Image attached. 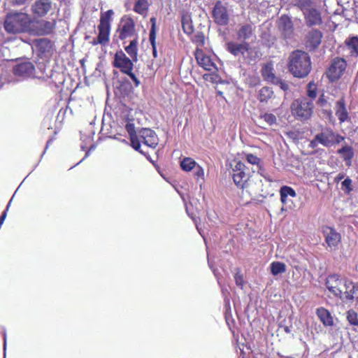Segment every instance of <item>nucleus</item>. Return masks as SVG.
<instances>
[{
	"instance_id": "nucleus-1",
	"label": "nucleus",
	"mask_w": 358,
	"mask_h": 358,
	"mask_svg": "<svg viewBox=\"0 0 358 358\" xmlns=\"http://www.w3.org/2000/svg\"><path fill=\"white\" fill-rule=\"evenodd\" d=\"M288 69L291 73L297 78H304L311 70L310 58L308 53L296 50L289 58Z\"/></svg>"
},
{
	"instance_id": "nucleus-2",
	"label": "nucleus",
	"mask_w": 358,
	"mask_h": 358,
	"mask_svg": "<svg viewBox=\"0 0 358 358\" xmlns=\"http://www.w3.org/2000/svg\"><path fill=\"white\" fill-rule=\"evenodd\" d=\"M345 140V137L340 135L329 127H321L320 131L310 141L308 147L315 149L319 145L329 148L334 147Z\"/></svg>"
},
{
	"instance_id": "nucleus-3",
	"label": "nucleus",
	"mask_w": 358,
	"mask_h": 358,
	"mask_svg": "<svg viewBox=\"0 0 358 358\" xmlns=\"http://www.w3.org/2000/svg\"><path fill=\"white\" fill-rule=\"evenodd\" d=\"M31 19L24 13H9L4 20L5 30L10 34L23 33L29 29Z\"/></svg>"
},
{
	"instance_id": "nucleus-4",
	"label": "nucleus",
	"mask_w": 358,
	"mask_h": 358,
	"mask_svg": "<svg viewBox=\"0 0 358 358\" xmlns=\"http://www.w3.org/2000/svg\"><path fill=\"white\" fill-rule=\"evenodd\" d=\"M313 103L307 99L294 101L292 104V113L300 120L309 119L313 114Z\"/></svg>"
},
{
	"instance_id": "nucleus-5",
	"label": "nucleus",
	"mask_w": 358,
	"mask_h": 358,
	"mask_svg": "<svg viewBox=\"0 0 358 358\" xmlns=\"http://www.w3.org/2000/svg\"><path fill=\"white\" fill-rule=\"evenodd\" d=\"M347 280L341 278L337 274L329 275L325 282L327 289L335 297L343 299V291L345 286L347 285Z\"/></svg>"
},
{
	"instance_id": "nucleus-6",
	"label": "nucleus",
	"mask_w": 358,
	"mask_h": 358,
	"mask_svg": "<svg viewBox=\"0 0 358 358\" xmlns=\"http://www.w3.org/2000/svg\"><path fill=\"white\" fill-rule=\"evenodd\" d=\"M304 15L306 24L308 27L320 25L322 23L320 12L315 7L314 1L310 6L299 8Z\"/></svg>"
},
{
	"instance_id": "nucleus-7",
	"label": "nucleus",
	"mask_w": 358,
	"mask_h": 358,
	"mask_svg": "<svg viewBox=\"0 0 358 358\" xmlns=\"http://www.w3.org/2000/svg\"><path fill=\"white\" fill-rule=\"evenodd\" d=\"M346 62L342 58H335L332 60L327 72L328 78L331 81H336L343 74L346 69Z\"/></svg>"
},
{
	"instance_id": "nucleus-8",
	"label": "nucleus",
	"mask_w": 358,
	"mask_h": 358,
	"mask_svg": "<svg viewBox=\"0 0 358 358\" xmlns=\"http://www.w3.org/2000/svg\"><path fill=\"white\" fill-rule=\"evenodd\" d=\"M117 32L119 34L120 40L134 36L135 35V23L134 20L127 15L123 16Z\"/></svg>"
},
{
	"instance_id": "nucleus-9",
	"label": "nucleus",
	"mask_w": 358,
	"mask_h": 358,
	"mask_svg": "<svg viewBox=\"0 0 358 358\" xmlns=\"http://www.w3.org/2000/svg\"><path fill=\"white\" fill-rule=\"evenodd\" d=\"M134 62L131 58L127 57L125 53L120 50L115 54L113 65L124 73L129 70H133Z\"/></svg>"
},
{
	"instance_id": "nucleus-10",
	"label": "nucleus",
	"mask_w": 358,
	"mask_h": 358,
	"mask_svg": "<svg viewBox=\"0 0 358 358\" xmlns=\"http://www.w3.org/2000/svg\"><path fill=\"white\" fill-rule=\"evenodd\" d=\"M213 16L215 23L219 25L224 26L229 22L227 8L220 1L215 3L213 10Z\"/></svg>"
},
{
	"instance_id": "nucleus-11",
	"label": "nucleus",
	"mask_w": 358,
	"mask_h": 358,
	"mask_svg": "<svg viewBox=\"0 0 358 358\" xmlns=\"http://www.w3.org/2000/svg\"><path fill=\"white\" fill-rule=\"evenodd\" d=\"M246 169L245 165L240 161L236 162L235 166L232 169L233 180L238 187H243L245 182L249 178L248 174L245 172Z\"/></svg>"
},
{
	"instance_id": "nucleus-12",
	"label": "nucleus",
	"mask_w": 358,
	"mask_h": 358,
	"mask_svg": "<svg viewBox=\"0 0 358 358\" xmlns=\"http://www.w3.org/2000/svg\"><path fill=\"white\" fill-rule=\"evenodd\" d=\"M278 28L286 39H291L294 37V26L290 17L286 15H282L278 21Z\"/></svg>"
},
{
	"instance_id": "nucleus-13",
	"label": "nucleus",
	"mask_w": 358,
	"mask_h": 358,
	"mask_svg": "<svg viewBox=\"0 0 358 358\" xmlns=\"http://www.w3.org/2000/svg\"><path fill=\"white\" fill-rule=\"evenodd\" d=\"M322 33L315 29H313L308 32L305 37V45L306 48L311 51L317 49L321 43Z\"/></svg>"
},
{
	"instance_id": "nucleus-14",
	"label": "nucleus",
	"mask_w": 358,
	"mask_h": 358,
	"mask_svg": "<svg viewBox=\"0 0 358 358\" xmlns=\"http://www.w3.org/2000/svg\"><path fill=\"white\" fill-rule=\"evenodd\" d=\"M323 234L325 237V242L330 250H337L341 240V234L331 227H326L323 230Z\"/></svg>"
},
{
	"instance_id": "nucleus-15",
	"label": "nucleus",
	"mask_w": 358,
	"mask_h": 358,
	"mask_svg": "<svg viewBox=\"0 0 358 358\" xmlns=\"http://www.w3.org/2000/svg\"><path fill=\"white\" fill-rule=\"evenodd\" d=\"M34 45L41 57H49L55 50L53 43L46 38L36 39Z\"/></svg>"
},
{
	"instance_id": "nucleus-16",
	"label": "nucleus",
	"mask_w": 358,
	"mask_h": 358,
	"mask_svg": "<svg viewBox=\"0 0 358 358\" xmlns=\"http://www.w3.org/2000/svg\"><path fill=\"white\" fill-rule=\"evenodd\" d=\"M343 295V299H341L343 301L358 304V286L352 282H347Z\"/></svg>"
},
{
	"instance_id": "nucleus-17",
	"label": "nucleus",
	"mask_w": 358,
	"mask_h": 358,
	"mask_svg": "<svg viewBox=\"0 0 358 358\" xmlns=\"http://www.w3.org/2000/svg\"><path fill=\"white\" fill-rule=\"evenodd\" d=\"M52 3L50 0H36L31 6V10L37 17L45 16L52 9Z\"/></svg>"
},
{
	"instance_id": "nucleus-18",
	"label": "nucleus",
	"mask_w": 358,
	"mask_h": 358,
	"mask_svg": "<svg viewBox=\"0 0 358 358\" xmlns=\"http://www.w3.org/2000/svg\"><path fill=\"white\" fill-rule=\"evenodd\" d=\"M13 72L16 76L23 78H28L34 74V66L31 62H24L15 65Z\"/></svg>"
},
{
	"instance_id": "nucleus-19",
	"label": "nucleus",
	"mask_w": 358,
	"mask_h": 358,
	"mask_svg": "<svg viewBox=\"0 0 358 358\" xmlns=\"http://www.w3.org/2000/svg\"><path fill=\"white\" fill-rule=\"evenodd\" d=\"M139 136L143 139V143L148 147L155 148L158 145V137L155 132L150 129H141L139 131Z\"/></svg>"
},
{
	"instance_id": "nucleus-20",
	"label": "nucleus",
	"mask_w": 358,
	"mask_h": 358,
	"mask_svg": "<svg viewBox=\"0 0 358 358\" xmlns=\"http://www.w3.org/2000/svg\"><path fill=\"white\" fill-rule=\"evenodd\" d=\"M195 58L198 64L206 71H213L217 69L215 64L213 62L208 56H206L203 50L197 48L195 50Z\"/></svg>"
},
{
	"instance_id": "nucleus-21",
	"label": "nucleus",
	"mask_w": 358,
	"mask_h": 358,
	"mask_svg": "<svg viewBox=\"0 0 358 358\" xmlns=\"http://www.w3.org/2000/svg\"><path fill=\"white\" fill-rule=\"evenodd\" d=\"M110 22L107 19L100 20V24L98 26L99 35L98 42L101 45H105L109 40Z\"/></svg>"
},
{
	"instance_id": "nucleus-22",
	"label": "nucleus",
	"mask_w": 358,
	"mask_h": 358,
	"mask_svg": "<svg viewBox=\"0 0 358 358\" xmlns=\"http://www.w3.org/2000/svg\"><path fill=\"white\" fill-rule=\"evenodd\" d=\"M227 50L233 55L237 57L239 55H243L250 48L249 43L247 42H243L238 43L236 42H229L227 44Z\"/></svg>"
},
{
	"instance_id": "nucleus-23",
	"label": "nucleus",
	"mask_w": 358,
	"mask_h": 358,
	"mask_svg": "<svg viewBox=\"0 0 358 358\" xmlns=\"http://www.w3.org/2000/svg\"><path fill=\"white\" fill-rule=\"evenodd\" d=\"M254 31L255 29L252 25L250 24H242L236 31L237 38L245 42V41L255 36Z\"/></svg>"
},
{
	"instance_id": "nucleus-24",
	"label": "nucleus",
	"mask_w": 358,
	"mask_h": 358,
	"mask_svg": "<svg viewBox=\"0 0 358 358\" xmlns=\"http://www.w3.org/2000/svg\"><path fill=\"white\" fill-rule=\"evenodd\" d=\"M316 314L320 320L325 327H332L334 325V319L330 312L323 307L317 309Z\"/></svg>"
},
{
	"instance_id": "nucleus-25",
	"label": "nucleus",
	"mask_w": 358,
	"mask_h": 358,
	"mask_svg": "<svg viewBox=\"0 0 358 358\" xmlns=\"http://www.w3.org/2000/svg\"><path fill=\"white\" fill-rule=\"evenodd\" d=\"M337 153L343 159L348 166H351L352 159L354 157V150L351 146L344 145L337 150Z\"/></svg>"
},
{
	"instance_id": "nucleus-26",
	"label": "nucleus",
	"mask_w": 358,
	"mask_h": 358,
	"mask_svg": "<svg viewBox=\"0 0 358 358\" xmlns=\"http://www.w3.org/2000/svg\"><path fill=\"white\" fill-rule=\"evenodd\" d=\"M336 115L338 117L340 123H343L348 120V113L347 111L345 104L343 99L336 103Z\"/></svg>"
},
{
	"instance_id": "nucleus-27",
	"label": "nucleus",
	"mask_w": 358,
	"mask_h": 358,
	"mask_svg": "<svg viewBox=\"0 0 358 358\" xmlns=\"http://www.w3.org/2000/svg\"><path fill=\"white\" fill-rule=\"evenodd\" d=\"M262 76L266 81L272 84H274L275 82H278V77L275 75L272 64H266L262 68Z\"/></svg>"
},
{
	"instance_id": "nucleus-28",
	"label": "nucleus",
	"mask_w": 358,
	"mask_h": 358,
	"mask_svg": "<svg viewBox=\"0 0 358 358\" xmlns=\"http://www.w3.org/2000/svg\"><path fill=\"white\" fill-rule=\"evenodd\" d=\"M124 50L134 62L138 61V39L136 37L124 47Z\"/></svg>"
},
{
	"instance_id": "nucleus-29",
	"label": "nucleus",
	"mask_w": 358,
	"mask_h": 358,
	"mask_svg": "<svg viewBox=\"0 0 358 358\" xmlns=\"http://www.w3.org/2000/svg\"><path fill=\"white\" fill-rule=\"evenodd\" d=\"M55 27V22L41 21L38 24V34L40 35H46L50 34Z\"/></svg>"
},
{
	"instance_id": "nucleus-30",
	"label": "nucleus",
	"mask_w": 358,
	"mask_h": 358,
	"mask_svg": "<svg viewBox=\"0 0 358 358\" xmlns=\"http://www.w3.org/2000/svg\"><path fill=\"white\" fill-rule=\"evenodd\" d=\"M280 201L283 204H286L287 202V197H295L296 196L294 189L289 186H282L280 189Z\"/></svg>"
},
{
	"instance_id": "nucleus-31",
	"label": "nucleus",
	"mask_w": 358,
	"mask_h": 358,
	"mask_svg": "<svg viewBox=\"0 0 358 358\" xmlns=\"http://www.w3.org/2000/svg\"><path fill=\"white\" fill-rule=\"evenodd\" d=\"M345 44L352 56L358 55V37L352 36L345 41Z\"/></svg>"
},
{
	"instance_id": "nucleus-32",
	"label": "nucleus",
	"mask_w": 358,
	"mask_h": 358,
	"mask_svg": "<svg viewBox=\"0 0 358 358\" xmlns=\"http://www.w3.org/2000/svg\"><path fill=\"white\" fill-rule=\"evenodd\" d=\"M197 163L190 157H185L180 161L181 169L186 172L193 171Z\"/></svg>"
},
{
	"instance_id": "nucleus-33",
	"label": "nucleus",
	"mask_w": 358,
	"mask_h": 358,
	"mask_svg": "<svg viewBox=\"0 0 358 358\" xmlns=\"http://www.w3.org/2000/svg\"><path fill=\"white\" fill-rule=\"evenodd\" d=\"M148 6L149 4L147 0H136L134 10L141 15H144L148 9Z\"/></svg>"
},
{
	"instance_id": "nucleus-34",
	"label": "nucleus",
	"mask_w": 358,
	"mask_h": 358,
	"mask_svg": "<svg viewBox=\"0 0 358 358\" xmlns=\"http://www.w3.org/2000/svg\"><path fill=\"white\" fill-rule=\"evenodd\" d=\"M273 92L268 87H264L259 91L258 94V100L260 102H267L273 96Z\"/></svg>"
},
{
	"instance_id": "nucleus-35",
	"label": "nucleus",
	"mask_w": 358,
	"mask_h": 358,
	"mask_svg": "<svg viewBox=\"0 0 358 358\" xmlns=\"http://www.w3.org/2000/svg\"><path fill=\"white\" fill-rule=\"evenodd\" d=\"M271 273L273 275L283 273L286 271V266L280 262H273L270 264Z\"/></svg>"
},
{
	"instance_id": "nucleus-36",
	"label": "nucleus",
	"mask_w": 358,
	"mask_h": 358,
	"mask_svg": "<svg viewBox=\"0 0 358 358\" xmlns=\"http://www.w3.org/2000/svg\"><path fill=\"white\" fill-rule=\"evenodd\" d=\"M193 175L196 182L199 184L200 188H201L204 182V170L199 164H197L194 169Z\"/></svg>"
},
{
	"instance_id": "nucleus-37",
	"label": "nucleus",
	"mask_w": 358,
	"mask_h": 358,
	"mask_svg": "<svg viewBox=\"0 0 358 358\" xmlns=\"http://www.w3.org/2000/svg\"><path fill=\"white\" fill-rule=\"evenodd\" d=\"M347 320L348 322L355 327H358V315L354 310H349L347 312Z\"/></svg>"
},
{
	"instance_id": "nucleus-38",
	"label": "nucleus",
	"mask_w": 358,
	"mask_h": 358,
	"mask_svg": "<svg viewBox=\"0 0 358 358\" xmlns=\"http://www.w3.org/2000/svg\"><path fill=\"white\" fill-rule=\"evenodd\" d=\"M260 119L264 120L269 126L276 124L277 123V118L275 115L272 113H265L260 116Z\"/></svg>"
},
{
	"instance_id": "nucleus-39",
	"label": "nucleus",
	"mask_w": 358,
	"mask_h": 358,
	"mask_svg": "<svg viewBox=\"0 0 358 358\" xmlns=\"http://www.w3.org/2000/svg\"><path fill=\"white\" fill-rule=\"evenodd\" d=\"M182 27L183 31L188 35L192 34L194 31L193 25L189 19L183 18L182 20Z\"/></svg>"
},
{
	"instance_id": "nucleus-40",
	"label": "nucleus",
	"mask_w": 358,
	"mask_h": 358,
	"mask_svg": "<svg viewBox=\"0 0 358 358\" xmlns=\"http://www.w3.org/2000/svg\"><path fill=\"white\" fill-rule=\"evenodd\" d=\"M307 95L311 99L316 98V96H317V86L314 82H310L308 84Z\"/></svg>"
},
{
	"instance_id": "nucleus-41",
	"label": "nucleus",
	"mask_w": 358,
	"mask_h": 358,
	"mask_svg": "<svg viewBox=\"0 0 358 358\" xmlns=\"http://www.w3.org/2000/svg\"><path fill=\"white\" fill-rule=\"evenodd\" d=\"M341 189L346 193H350L352 190V180L350 178H345L341 183Z\"/></svg>"
},
{
	"instance_id": "nucleus-42",
	"label": "nucleus",
	"mask_w": 358,
	"mask_h": 358,
	"mask_svg": "<svg viewBox=\"0 0 358 358\" xmlns=\"http://www.w3.org/2000/svg\"><path fill=\"white\" fill-rule=\"evenodd\" d=\"M125 129L129 134L130 138L136 137V133L135 130V126L133 122H128L125 125Z\"/></svg>"
},
{
	"instance_id": "nucleus-43",
	"label": "nucleus",
	"mask_w": 358,
	"mask_h": 358,
	"mask_svg": "<svg viewBox=\"0 0 358 358\" xmlns=\"http://www.w3.org/2000/svg\"><path fill=\"white\" fill-rule=\"evenodd\" d=\"M246 160L248 163L252 164V165H257V167H259V163H260V159L258 158L257 156L252 155V154H248L246 155Z\"/></svg>"
},
{
	"instance_id": "nucleus-44",
	"label": "nucleus",
	"mask_w": 358,
	"mask_h": 358,
	"mask_svg": "<svg viewBox=\"0 0 358 358\" xmlns=\"http://www.w3.org/2000/svg\"><path fill=\"white\" fill-rule=\"evenodd\" d=\"M193 42L196 44L197 46H203L205 43V38L203 33L196 34L193 38Z\"/></svg>"
},
{
	"instance_id": "nucleus-45",
	"label": "nucleus",
	"mask_w": 358,
	"mask_h": 358,
	"mask_svg": "<svg viewBox=\"0 0 358 358\" xmlns=\"http://www.w3.org/2000/svg\"><path fill=\"white\" fill-rule=\"evenodd\" d=\"M151 29L150 30L149 38H151L152 41L156 38V18L151 17Z\"/></svg>"
},
{
	"instance_id": "nucleus-46",
	"label": "nucleus",
	"mask_w": 358,
	"mask_h": 358,
	"mask_svg": "<svg viewBox=\"0 0 358 358\" xmlns=\"http://www.w3.org/2000/svg\"><path fill=\"white\" fill-rule=\"evenodd\" d=\"M234 279H235L236 285L238 287L243 288V285H244L243 277V275L239 271H238L235 274Z\"/></svg>"
},
{
	"instance_id": "nucleus-47",
	"label": "nucleus",
	"mask_w": 358,
	"mask_h": 358,
	"mask_svg": "<svg viewBox=\"0 0 358 358\" xmlns=\"http://www.w3.org/2000/svg\"><path fill=\"white\" fill-rule=\"evenodd\" d=\"M133 70H129L127 71H125L124 73V74L127 75L134 82L135 87L139 86L141 84L140 80L137 78L136 75L132 72Z\"/></svg>"
},
{
	"instance_id": "nucleus-48",
	"label": "nucleus",
	"mask_w": 358,
	"mask_h": 358,
	"mask_svg": "<svg viewBox=\"0 0 358 358\" xmlns=\"http://www.w3.org/2000/svg\"><path fill=\"white\" fill-rule=\"evenodd\" d=\"M294 5L298 8L302 7L304 8L306 6H310L313 0H294Z\"/></svg>"
},
{
	"instance_id": "nucleus-49",
	"label": "nucleus",
	"mask_w": 358,
	"mask_h": 358,
	"mask_svg": "<svg viewBox=\"0 0 358 358\" xmlns=\"http://www.w3.org/2000/svg\"><path fill=\"white\" fill-rule=\"evenodd\" d=\"M273 85L279 86V87L285 92L289 89V85L286 82L282 80L279 78H278V82H275V83Z\"/></svg>"
},
{
	"instance_id": "nucleus-50",
	"label": "nucleus",
	"mask_w": 358,
	"mask_h": 358,
	"mask_svg": "<svg viewBox=\"0 0 358 358\" xmlns=\"http://www.w3.org/2000/svg\"><path fill=\"white\" fill-rule=\"evenodd\" d=\"M203 78L205 80L210 81L212 83H217L218 76L217 74L206 73L204 74Z\"/></svg>"
},
{
	"instance_id": "nucleus-51",
	"label": "nucleus",
	"mask_w": 358,
	"mask_h": 358,
	"mask_svg": "<svg viewBox=\"0 0 358 358\" xmlns=\"http://www.w3.org/2000/svg\"><path fill=\"white\" fill-rule=\"evenodd\" d=\"M317 103L321 107H326L328 104L327 99L324 94L320 95L317 101Z\"/></svg>"
},
{
	"instance_id": "nucleus-52",
	"label": "nucleus",
	"mask_w": 358,
	"mask_h": 358,
	"mask_svg": "<svg viewBox=\"0 0 358 358\" xmlns=\"http://www.w3.org/2000/svg\"><path fill=\"white\" fill-rule=\"evenodd\" d=\"M130 140H131V146L133 147V148L138 151L140 150L141 144H140V142L137 139V136L134 138H130Z\"/></svg>"
},
{
	"instance_id": "nucleus-53",
	"label": "nucleus",
	"mask_w": 358,
	"mask_h": 358,
	"mask_svg": "<svg viewBox=\"0 0 358 358\" xmlns=\"http://www.w3.org/2000/svg\"><path fill=\"white\" fill-rule=\"evenodd\" d=\"M150 43L152 48V55L155 58L157 57V48H156V38H154L153 41L151 38H149Z\"/></svg>"
},
{
	"instance_id": "nucleus-54",
	"label": "nucleus",
	"mask_w": 358,
	"mask_h": 358,
	"mask_svg": "<svg viewBox=\"0 0 358 358\" xmlns=\"http://www.w3.org/2000/svg\"><path fill=\"white\" fill-rule=\"evenodd\" d=\"M9 82L10 80L6 78V75H3L2 73L0 74V88Z\"/></svg>"
},
{
	"instance_id": "nucleus-55",
	"label": "nucleus",
	"mask_w": 358,
	"mask_h": 358,
	"mask_svg": "<svg viewBox=\"0 0 358 358\" xmlns=\"http://www.w3.org/2000/svg\"><path fill=\"white\" fill-rule=\"evenodd\" d=\"M113 14V11L112 10H108L103 15H101V20L104 18V19H107L108 22H109V19L110 18V17L112 16Z\"/></svg>"
},
{
	"instance_id": "nucleus-56",
	"label": "nucleus",
	"mask_w": 358,
	"mask_h": 358,
	"mask_svg": "<svg viewBox=\"0 0 358 358\" xmlns=\"http://www.w3.org/2000/svg\"><path fill=\"white\" fill-rule=\"evenodd\" d=\"M344 174L343 173H338L336 178H334V181L336 182H338L339 181H341V180H343L344 178Z\"/></svg>"
},
{
	"instance_id": "nucleus-57",
	"label": "nucleus",
	"mask_w": 358,
	"mask_h": 358,
	"mask_svg": "<svg viewBox=\"0 0 358 358\" xmlns=\"http://www.w3.org/2000/svg\"><path fill=\"white\" fill-rule=\"evenodd\" d=\"M6 217V210H4L3 212V213L1 214V215L0 216V227L2 225V224L3 223L4 220H5V218Z\"/></svg>"
},
{
	"instance_id": "nucleus-58",
	"label": "nucleus",
	"mask_w": 358,
	"mask_h": 358,
	"mask_svg": "<svg viewBox=\"0 0 358 358\" xmlns=\"http://www.w3.org/2000/svg\"><path fill=\"white\" fill-rule=\"evenodd\" d=\"M27 0H13V2L15 5H22L25 3Z\"/></svg>"
},
{
	"instance_id": "nucleus-59",
	"label": "nucleus",
	"mask_w": 358,
	"mask_h": 358,
	"mask_svg": "<svg viewBox=\"0 0 358 358\" xmlns=\"http://www.w3.org/2000/svg\"><path fill=\"white\" fill-rule=\"evenodd\" d=\"M224 302H225L226 311H228L229 310H230L229 299L225 298Z\"/></svg>"
},
{
	"instance_id": "nucleus-60",
	"label": "nucleus",
	"mask_w": 358,
	"mask_h": 358,
	"mask_svg": "<svg viewBox=\"0 0 358 358\" xmlns=\"http://www.w3.org/2000/svg\"><path fill=\"white\" fill-rule=\"evenodd\" d=\"M6 334L4 333L3 334V350L6 352ZM6 356V352H4V357Z\"/></svg>"
},
{
	"instance_id": "nucleus-61",
	"label": "nucleus",
	"mask_w": 358,
	"mask_h": 358,
	"mask_svg": "<svg viewBox=\"0 0 358 358\" xmlns=\"http://www.w3.org/2000/svg\"><path fill=\"white\" fill-rule=\"evenodd\" d=\"M284 331L286 333H290L291 332L290 328L289 327H287V326L284 327Z\"/></svg>"
},
{
	"instance_id": "nucleus-62",
	"label": "nucleus",
	"mask_w": 358,
	"mask_h": 358,
	"mask_svg": "<svg viewBox=\"0 0 358 358\" xmlns=\"http://www.w3.org/2000/svg\"><path fill=\"white\" fill-rule=\"evenodd\" d=\"M325 113H327V115L329 116V117H331L332 115V112L331 110H325Z\"/></svg>"
},
{
	"instance_id": "nucleus-63",
	"label": "nucleus",
	"mask_w": 358,
	"mask_h": 358,
	"mask_svg": "<svg viewBox=\"0 0 358 358\" xmlns=\"http://www.w3.org/2000/svg\"><path fill=\"white\" fill-rule=\"evenodd\" d=\"M92 44L94 45H96L97 44H100L99 42H98V38L96 39H94L93 41L92 42Z\"/></svg>"
},
{
	"instance_id": "nucleus-64",
	"label": "nucleus",
	"mask_w": 358,
	"mask_h": 358,
	"mask_svg": "<svg viewBox=\"0 0 358 358\" xmlns=\"http://www.w3.org/2000/svg\"><path fill=\"white\" fill-rule=\"evenodd\" d=\"M49 144H50V141H48V142H47V144H46L45 149H47V148H48V146L49 145Z\"/></svg>"
}]
</instances>
